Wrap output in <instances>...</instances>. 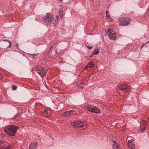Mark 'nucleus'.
<instances>
[{"mask_svg":"<svg viewBox=\"0 0 149 149\" xmlns=\"http://www.w3.org/2000/svg\"><path fill=\"white\" fill-rule=\"evenodd\" d=\"M19 129V127L13 125L9 126L4 129L5 132L10 136H14L16 131Z\"/></svg>","mask_w":149,"mask_h":149,"instance_id":"obj_1","label":"nucleus"},{"mask_svg":"<svg viewBox=\"0 0 149 149\" xmlns=\"http://www.w3.org/2000/svg\"><path fill=\"white\" fill-rule=\"evenodd\" d=\"M86 109L89 111L95 113H99L100 112V110L96 107L91 105L86 106L85 107Z\"/></svg>","mask_w":149,"mask_h":149,"instance_id":"obj_2","label":"nucleus"},{"mask_svg":"<svg viewBox=\"0 0 149 149\" xmlns=\"http://www.w3.org/2000/svg\"><path fill=\"white\" fill-rule=\"evenodd\" d=\"M131 19L128 17L120 18L119 19L120 24L123 26H127L129 25Z\"/></svg>","mask_w":149,"mask_h":149,"instance_id":"obj_3","label":"nucleus"},{"mask_svg":"<svg viewBox=\"0 0 149 149\" xmlns=\"http://www.w3.org/2000/svg\"><path fill=\"white\" fill-rule=\"evenodd\" d=\"M37 71L41 77H44L46 74L47 72L45 69L40 65H38L36 67Z\"/></svg>","mask_w":149,"mask_h":149,"instance_id":"obj_4","label":"nucleus"},{"mask_svg":"<svg viewBox=\"0 0 149 149\" xmlns=\"http://www.w3.org/2000/svg\"><path fill=\"white\" fill-rule=\"evenodd\" d=\"M44 21L47 23H50L53 20V17L52 15L49 13H47L45 16L42 17Z\"/></svg>","mask_w":149,"mask_h":149,"instance_id":"obj_5","label":"nucleus"},{"mask_svg":"<svg viewBox=\"0 0 149 149\" xmlns=\"http://www.w3.org/2000/svg\"><path fill=\"white\" fill-rule=\"evenodd\" d=\"M147 122L146 120H142L140 122V126L139 130V132H144L146 128Z\"/></svg>","mask_w":149,"mask_h":149,"instance_id":"obj_6","label":"nucleus"},{"mask_svg":"<svg viewBox=\"0 0 149 149\" xmlns=\"http://www.w3.org/2000/svg\"><path fill=\"white\" fill-rule=\"evenodd\" d=\"M71 125L74 127L77 128L82 127L85 125L84 123L78 121H75L72 122Z\"/></svg>","mask_w":149,"mask_h":149,"instance_id":"obj_7","label":"nucleus"},{"mask_svg":"<svg viewBox=\"0 0 149 149\" xmlns=\"http://www.w3.org/2000/svg\"><path fill=\"white\" fill-rule=\"evenodd\" d=\"M118 89L124 93H126L129 90V88L127 84L122 85L118 87Z\"/></svg>","mask_w":149,"mask_h":149,"instance_id":"obj_8","label":"nucleus"},{"mask_svg":"<svg viewBox=\"0 0 149 149\" xmlns=\"http://www.w3.org/2000/svg\"><path fill=\"white\" fill-rule=\"evenodd\" d=\"M95 66L94 63L92 61H91L88 63L85 66V70L87 71L92 70H93L92 68Z\"/></svg>","mask_w":149,"mask_h":149,"instance_id":"obj_9","label":"nucleus"},{"mask_svg":"<svg viewBox=\"0 0 149 149\" xmlns=\"http://www.w3.org/2000/svg\"><path fill=\"white\" fill-rule=\"evenodd\" d=\"M133 140L131 139L129 140L127 142V145L128 147L131 149H134L135 148V145L133 143Z\"/></svg>","mask_w":149,"mask_h":149,"instance_id":"obj_10","label":"nucleus"},{"mask_svg":"<svg viewBox=\"0 0 149 149\" xmlns=\"http://www.w3.org/2000/svg\"><path fill=\"white\" fill-rule=\"evenodd\" d=\"M109 38L111 40H114L117 36L116 33L114 32L113 33L109 34L108 36Z\"/></svg>","mask_w":149,"mask_h":149,"instance_id":"obj_11","label":"nucleus"},{"mask_svg":"<svg viewBox=\"0 0 149 149\" xmlns=\"http://www.w3.org/2000/svg\"><path fill=\"white\" fill-rule=\"evenodd\" d=\"M113 144L112 145V147L113 149H120L119 146V145L117 143L116 141H113Z\"/></svg>","mask_w":149,"mask_h":149,"instance_id":"obj_12","label":"nucleus"},{"mask_svg":"<svg viewBox=\"0 0 149 149\" xmlns=\"http://www.w3.org/2000/svg\"><path fill=\"white\" fill-rule=\"evenodd\" d=\"M51 113V111L48 109H46L44 110L42 112V114L45 116H49Z\"/></svg>","mask_w":149,"mask_h":149,"instance_id":"obj_13","label":"nucleus"},{"mask_svg":"<svg viewBox=\"0 0 149 149\" xmlns=\"http://www.w3.org/2000/svg\"><path fill=\"white\" fill-rule=\"evenodd\" d=\"M37 143H31L30 145L29 149H36L37 147Z\"/></svg>","mask_w":149,"mask_h":149,"instance_id":"obj_14","label":"nucleus"},{"mask_svg":"<svg viewBox=\"0 0 149 149\" xmlns=\"http://www.w3.org/2000/svg\"><path fill=\"white\" fill-rule=\"evenodd\" d=\"M63 115H67L68 116H70L72 115H71V110H69L68 111H66L63 114Z\"/></svg>","mask_w":149,"mask_h":149,"instance_id":"obj_15","label":"nucleus"},{"mask_svg":"<svg viewBox=\"0 0 149 149\" xmlns=\"http://www.w3.org/2000/svg\"><path fill=\"white\" fill-rule=\"evenodd\" d=\"M99 52V51L97 48L95 49L93 52H92V54L93 55H97Z\"/></svg>","mask_w":149,"mask_h":149,"instance_id":"obj_16","label":"nucleus"},{"mask_svg":"<svg viewBox=\"0 0 149 149\" xmlns=\"http://www.w3.org/2000/svg\"><path fill=\"white\" fill-rule=\"evenodd\" d=\"M64 12L62 10H60L59 12V15L60 17L62 18L64 15Z\"/></svg>","mask_w":149,"mask_h":149,"instance_id":"obj_17","label":"nucleus"},{"mask_svg":"<svg viewBox=\"0 0 149 149\" xmlns=\"http://www.w3.org/2000/svg\"><path fill=\"white\" fill-rule=\"evenodd\" d=\"M113 29H110L109 30L108 32H107L106 35H108L109 34H110L111 33H113Z\"/></svg>","mask_w":149,"mask_h":149,"instance_id":"obj_18","label":"nucleus"},{"mask_svg":"<svg viewBox=\"0 0 149 149\" xmlns=\"http://www.w3.org/2000/svg\"><path fill=\"white\" fill-rule=\"evenodd\" d=\"M85 83L84 82H82L81 83V84L79 85L78 86L80 88H83L84 87Z\"/></svg>","mask_w":149,"mask_h":149,"instance_id":"obj_19","label":"nucleus"},{"mask_svg":"<svg viewBox=\"0 0 149 149\" xmlns=\"http://www.w3.org/2000/svg\"><path fill=\"white\" fill-rule=\"evenodd\" d=\"M106 17H107V19L110 18V17L109 16L108 12L107 10L106 11Z\"/></svg>","mask_w":149,"mask_h":149,"instance_id":"obj_20","label":"nucleus"},{"mask_svg":"<svg viewBox=\"0 0 149 149\" xmlns=\"http://www.w3.org/2000/svg\"><path fill=\"white\" fill-rule=\"evenodd\" d=\"M71 115H75L77 113V112L74 110H71Z\"/></svg>","mask_w":149,"mask_h":149,"instance_id":"obj_21","label":"nucleus"},{"mask_svg":"<svg viewBox=\"0 0 149 149\" xmlns=\"http://www.w3.org/2000/svg\"><path fill=\"white\" fill-rule=\"evenodd\" d=\"M58 16H56L55 17V18L54 19L53 18V20L55 22H56L57 21V20L58 19Z\"/></svg>","mask_w":149,"mask_h":149,"instance_id":"obj_22","label":"nucleus"},{"mask_svg":"<svg viewBox=\"0 0 149 149\" xmlns=\"http://www.w3.org/2000/svg\"><path fill=\"white\" fill-rule=\"evenodd\" d=\"M12 88L13 90H15L16 89L17 87L15 86H13L12 87Z\"/></svg>","mask_w":149,"mask_h":149,"instance_id":"obj_23","label":"nucleus"},{"mask_svg":"<svg viewBox=\"0 0 149 149\" xmlns=\"http://www.w3.org/2000/svg\"><path fill=\"white\" fill-rule=\"evenodd\" d=\"M3 41H6L8 42H9V43H10V44L11 43V42L9 40H8L4 39V40H3Z\"/></svg>","mask_w":149,"mask_h":149,"instance_id":"obj_24","label":"nucleus"},{"mask_svg":"<svg viewBox=\"0 0 149 149\" xmlns=\"http://www.w3.org/2000/svg\"><path fill=\"white\" fill-rule=\"evenodd\" d=\"M11 147L10 146H7L5 147L4 148V149H10Z\"/></svg>","mask_w":149,"mask_h":149,"instance_id":"obj_25","label":"nucleus"},{"mask_svg":"<svg viewBox=\"0 0 149 149\" xmlns=\"http://www.w3.org/2000/svg\"><path fill=\"white\" fill-rule=\"evenodd\" d=\"M29 54L30 56H35L37 55V54Z\"/></svg>","mask_w":149,"mask_h":149,"instance_id":"obj_26","label":"nucleus"},{"mask_svg":"<svg viewBox=\"0 0 149 149\" xmlns=\"http://www.w3.org/2000/svg\"><path fill=\"white\" fill-rule=\"evenodd\" d=\"M86 47L88 48V49H91L93 47L92 46H86Z\"/></svg>","mask_w":149,"mask_h":149,"instance_id":"obj_27","label":"nucleus"},{"mask_svg":"<svg viewBox=\"0 0 149 149\" xmlns=\"http://www.w3.org/2000/svg\"><path fill=\"white\" fill-rule=\"evenodd\" d=\"M3 77L1 75V74L0 73V79H1L3 78Z\"/></svg>","mask_w":149,"mask_h":149,"instance_id":"obj_28","label":"nucleus"},{"mask_svg":"<svg viewBox=\"0 0 149 149\" xmlns=\"http://www.w3.org/2000/svg\"><path fill=\"white\" fill-rule=\"evenodd\" d=\"M11 43L10 44V43H9V45H8V46L7 47V48H10V47H11Z\"/></svg>","mask_w":149,"mask_h":149,"instance_id":"obj_29","label":"nucleus"},{"mask_svg":"<svg viewBox=\"0 0 149 149\" xmlns=\"http://www.w3.org/2000/svg\"><path fill=\"white\" fill-rule=\"evenodd\" d=\"M144 45H142L141 47V49H142L143 47L144 46Z\"/></svg>","mask_w":149,"mask_h":149,"instance_id":"obj_30","label":"nucleus"},{"mask_svg":"<svg viewBox=\"0 0 149 149\" xmlns=\"http://www.w3.org/2000/svg\"><path fill=\"white\" fill-rule=\"evenodd\" d=\"M2 144V141H0V144Z\"/></svg>","mask_w":149,"mask_h":149,"instance_id":"obj_31","label":"nucleus"},{"mask_svg":"<svg viewBox=\"0 0 149 149\" xmlns=\"http://www.w3.org/2000/svg\"><path fill=\"white\" fill-rule=\"evenodd\" d=\"M17 47H18V44H17Z\"/></svg>","mask_w":149,"mask_h":149,"instance_id":"obj_32","label":"nucleus"},{"mask_svg":"<svg viewBox=\"0 0 149 149\" xmlns=\"http://www.w3.org/2000/svg\"><path fill=\"white\" fill-rule=\"evenodd\" d=\"M149 11V8H148V10L147 12H148Z\"/></svg>","mask_w":149,"mask_h":149,"instance_id":"obj_33","label":"nucleus"},{"mask_svg":"<svg viewBox=\"0 0 149 149\" xmlns=\"http://www.w3.org/2000/svg\"><path fill=\"white\" fill-rule=\"evenodd\" d=\"M146 43H149V41H147Z\"/></svg>","mask_w":149,"mask_h":149,"instance_id":"obj_34","label":"nucleus"},{"mask_svg":"<svg viewBox=\"0 0 149 149\" xmlns=\"http://www.w3.org/2000/svg\"><path fill=\"white\" fill-rule=\"evenodd\" d=\"M62 0H60V1H62Z\"/></svg>","mask_w":149,"mask_h":149,"instance_id":"obj_35","label":"nucleus"},{"mask_svg":"<svg viewBox=\"0 0 149 149\" xmlns=\"http://www.w3.org/2000/svg\"><path fill=\"white\" fill-rule=\"evenodd\" d=\"M2 149V148H1V149Z\"/></svg>","mask_w":149,"mask_h":149,"instance_id":"obj_36","label":"nucleus"}]
</instances>
